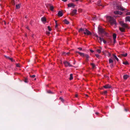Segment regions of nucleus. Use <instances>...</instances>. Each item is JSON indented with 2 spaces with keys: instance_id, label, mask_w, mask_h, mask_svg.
<instances>
[{
  "instance_id": "obj_54",
  "label": "nucleus",
  "mask_w": 130,
  "mask_h": 130,
  "mask_svg": "<svg viewBox=\"0 0 130 130\" xmlns=\"http://www.w3.org/2000/svg\"><path fill=\"white\" fill-rule=\"evenodd\" d=\"M113 66V65L112 64H111L110 65V66L111 67H112Z\"/></svg>"
},
{
  "instance_id": "obj_50",
  "label": "nucleus",
  "mask_w": 130,
  "mask_h": 130,
  "mask_svg": "<svg viewBox=\"0 0 130 130\" xmlns=\"http://www.w3.org/2000/svg\"><path fill=\"white\" fill-rule=\"evenodd\" d=\"M90 51L91 53H93L94 52V51L92 50H90Z\"/></svg>"
},
{
  "instance_id": "obj_53",
  "label": "nucleus",
  "mask_w": 130,
  "mask_h": 130,
  "mask_svg": "<svg viewBox=\"0 0 130 130\" xmlns=\"http://www.w3.org/2000/svg\"><path fill=\"white\" fill-rule=\"evenodd\" d=\"M62 0L64 2H66L67 1V0Z\"/></svg>"
},
{
  "instance_id": "obj_4",
  "label": "nucleus",
  "mask_w": 130,
  "mask_h": 130,
  "mask_svg": "<svg viewBox=\"0 0 130 130\" xmlns=\"http://www.w3.org/2000/svg\"><path fill=\"white\" fill-rule=\"evenodd\" d=\"M84 34L85 35H92L91 33L87 29H85V31L84 32Z\"/></svg>"
},
{
  "instance_id": "obj_36",
  "label": "nucleus",
  "mask_w": 130,
  "mask_h": 130,
  "mask_svg": "<svg viewBox=\"0 0 130 130\" xmlns=\"http://www.w3.org/2000/svg\"><path fill=\"white\" fill-rule=\"evenodd\" d=\"M96 51L99 53H100L101 52V50L98 49Z\"/></svg>"
},
{
  "instance_id": "obj_55",
  "label": "nucleus",
  "mask_w": 130,
  "mask_h": 130,
  "mask_svg": "<svg viewBox=\"0 0 130 130\" xmlns=\"http://www.w3.org/2000/svg\"><path fill=\"white\" fill-rule=\"evenodd\" d=\"M95 113L96 115H98L99 114V113L98 112H96Z\"/></svg>"
},
{
  "instance_id": "obj_39",
  "label": "nucleus",
  "mask_w": 130,
  "mask_h": 130,
  "mask_svg": "<svg viewBox=\"0 0 130 130\" xmlns=\"http://www.w3.org/2000/svg\"><path fill=\"white\" fill-rule=\"evenodd\" d=\"M46 34L47 35H49L50 34V32L48 31H46Z\"/></svg>"
},
{
  "instance_id": "obj_28",
  "label": "nucleus",
  "mask_w": 130,
  "mask_h": 130,
  "mask_svg": "<svg viewBox=\"0 0 130 130\" xmlns=\"http://www.w3.org/2000/svg\"><path fill=\"white\" fill-rule=\"evenodd\" d=\"M107 41L108 43H111L112 41V39L110 38Z\"/></svg>"
},
{
  "instance_id": "obj_34",
  "label": "nucleus",
  "mask_w": 130,
  "mask_h": 130,
  "mask_svg": "<svg viewBox=\"0 0 130 130\" xmlns=\"http://www.w3.org/2000/svg\"><path fill=\"white\" fill-rule=\"evenodd\" d=\"M107 93V91H105L103 92H102V94L104 95H105Z\"/></svg>"
},
{
  "instance_id": "obj_10",
  "label": "nucleus",
  "mask_w": 130,
  "mask_h": 130,
  "mask_svg": "<svg viewBox=\"0 0 130 130\" xmlns=\"http://www.w3.org/2000/svg\"><path fill=\"white\" fill-rule=\"evenodd\" d=\"M103 87L105 89H108L110 88L111 87V86L108 84H107L103 86Z\"/></svg>"
},
{
  "instance_id": "obj_29",
  "label": "nucleus",
  "mask_w": 130,
  "mask_h": 130,
  "mask_svg": "<svg viewBox=\"0 0 130 130\" xmlns=\"http://www.w3.org/2000/svg\"><path fill=\"white\" fill-rule=\"evenodd\" d=\"M109 63H111L113 62V60L111 59H109Z\"/></svg>"
},
{
  "instance_id": "obj_49",
  "label": "nucleus",
  "mask_w": 130,
  "mask_h": 130,
  "mask_svg": "<svg viewBox=\"0 0 130 130\" xmlns=\"http://www.w3.org/2000/svg\"><path fill=\"white\" fill-rule=\"evenodd\" d=\"M9 59L10 60L12 61H13V60L12 58H9Z\"/></svg>"
},
{
  "instance_id": "obj_44",
  "label": "nucleus",
  "mask_w": 130,
  "mask_h": 130,
  "mask_svg": "<svg viewBox=\"0 0 130 130\" xmlns=\"http://www.w3.org/2000/svg\"><path fill=\"white\" fill-rule=\"evenodd\" d=\"M95 56L97 58H99L100 56L98 54H96Z\"/></svg>"
},
{
  "instance_id": "obj_22",
  "label": "nucleus",
  "mask_w": 130,
  "mask_h": 130,
  "mask_svg": "<svg viewBox=\"0 0 130 130\" xmlns=\"http://www.w3.org/2000/svg\"><path fill=\"white\" fill-rule=\"evenodd\" d=\"M16 7L17 9H18L20 8V5L18 4L16 5Z\"/></svg>"
},
{
  "instance_id": "obj_45",
  "label": "nucleus",
  "mask_w": 130,
  "mask_h": 130,
  "mask_svg": "<svg viewBox=\"0 0 130 130\" xmlns=\"http://www.w3.org/2000/svg\"><path fill=\"white\" fill-rule=\"evenodd\" d=\"M78 49L80 51H81L82 50V48L81 47H78Z\"/></svg>"
},
{
  "instance_id": "obj_1",
  "label": "nucleus",
  "mask_w": 130,
  "mask_h": 130,
  "mask_svg": "<svg viewBox=\"0 0 130 130\" xmlns=\"http://www.w3.org/2000/svg\"><path fill=\"white\" fill-rule=\"evenodd\" d=\"M107 20L110 23L111 25H113L114 24H115V25H116L117 23L116 20L113 18L109 16L107 17Z\"/></svg>"
},
{
  "instance_id": "obj_6",
  "label": "nucleus",
  "mask_w": 130,
  "mask_h": 130,
  "mask_svg": "<svg viewBox=\"0 0 130 130\" xmlns=\"http://www.w3.org/2000/svg\"><path fill=\"white\" fill-rule=\"evenodd\" d=\"M84 57L86 58V62H88L89 60V58H90L89 56L87 54H85Z\"/></svg>"
},
{
  "instance_id": "obj_46",
  "label": "nucleus",
  "mask_w": 130,
  "mask_h": 130,
  "mask_svg": "<svg viewBox=\"0 0 130 130\" xmlns=\"http://www.w3.org/2000/svg\"><path fill=\"white\" fill-rule=\"evenodd\" d=\"M116 39H113V43H114V44H115V43H116Z\"/></svg>"
},
{
  "instance_id": "obj_7",
  "label": "nucleus",
  "mask_w": 130,
  "mask_h": 130,
  "mask_svg": "<svg viewBox=\"0 0 130 130\" xmlns=\"http://www.w3.org/2000/svg\"><path fill=\"white\" fill-rule=\"evenodd\" d=\"M86 29L85 28H80L79 30V32L80 33L83 32L84 34V32H85V29Z\"/></svg>"
},
{
  "instance_id": "obj_51",
  "label": "nucleus",
  "mask_w": 130,
  "mask_h": 130,
  "mask_svg": "<svg viewBox=\"0 0 130 130\" xmlns=\"http://www.w3.org/2000/svg\"><path fill=\"white\" fill-rule=\"evenodd\" d=\"M48 92L49 93H51L52 92L51 91L49 90L48 91Z\"/></svg>"
},
{
  "instance_id": "obj_57",
  "label": "nucleus",
  "mask_w": 130,
  "mask_h": 130,
  "mask_svg": "<svg viewBox=\"0 0 130 130\" xmlns=\"http://www.w3.org/2000/svg\"><path fill=\"white\" fill-rule=\"evenodd\" d=\"M125 110L126 111H127V109H125Z\"/></svg>"
},
{
  "instance_id": "obj_56",
  "label": "nucleus",
  "mask_w": 130,
  "mask_h": 130,
  "mask_svg": "<svg viewBox=\"0 0 130 130\" xmlns=\"http://www.w3.org/2000/svg\"><path fill=\"white\" fill-rule=\"evenodd\" d=\"M26 28L28 29L29 30V28H28V27H26Z\"/></svg>"
},
{
  "instance_id": "obj_58",
  "label": "nucleus",
  "mask_w": 130,
  "mask_h": 130,
  "mask_svg": "<svg viewBox=\"0 0 130 130\" xmlns=\"http://www.w3.org/2000/svg\"><path fill=\"white\" fill-rule=\"evenodd\" d=\"M55 22L56 24H57V21H55Z\"/></svg>"
},
{
  "instance_id": "obj_30",
  "label": "nucleus",
  "mask_w": 130,
  "mask_h": 130,
  "mask_svg": "<svg viewBox=\"0 0 130 130\" xmlns=\"http://www.w3.org/2000/svg\"><path fill=\"white\" fill-rule=\"evenodd\" d=\"M16 66L17 67H19V68L21 67L20 66V64L19 63H16Z\"/></svg>"
},
{
  "instance_id": "obj_40",
  "label": "nucleus",
  "mask_w": 130,
  "mask_h": 130,
  "mask_svg": "<svg viewBox=\"0 0 130 130\" xmlns=\"http://www.w3.org/2000/svg\"><path fill=\"white\" fill-rule=\"evenodd\" d=\"M107 53L108 54L107 55L108 56V57L110 56L111 55V54L109 52H107Z\"/></svg>"
},
{
  "instance_id": "obj_38",
  "label": "nucleus",
  "mask_w": 130,
  "mask_h": 130,
  "mask_svg": "<svg viewBox=\"0 0 130 130\" xmlns=\"http://www.w3.org/2000/svg\"><path fill=\"white\" fill-rule=\"evenodd\" d=\"M70 53L69 52H67V53H63V54H65V55H66H66H68Z\"/></svg>"
},
{
  "instance_id": "obj_37",
  "label": "nucleus",
  "mask_w": 130,
  "mask_h": 130,
  "mask_svg": "<svg viewBox=\"0 0 130 130\" xmlns=\"http://www.w3.org/2000/svg\"><path fill=\"white\" fill-rule=\"evenodd\" d=\"M47 28H48V30L49 31H51V28H50V26H48Z\"/></svg>"
},
{
  "instance_id": "obj_63",
  "label": "nucleus",
  "mask_w": 130,
  "mask_h": 130,
  "mask_svg": "<svg viewBox=\"0 0 130 130\" xmlns=\"http://www.w3.org/2000/svg\"><path fill=\"white\" fill-rule=\"evenodd\" d=\"M61 92H62L61 91H60V93H61Z\"/></svg>"
},
{
  "instance_id": "obj_42",
  "label": "nucleus",
  "mask_w": 130,
  "mask_h": 130,
  "mask_svg": "<svg viewBox=\"0 0 130 130\" xmlns=\"http://www.w3.org/2000/svg\"><path fill=\"white\" fill-rule=\"evenodd\" d=\"M95 37L96 38H97V39H98L99 38V37H98V35H96V34H95Z\"/></svg>"
},
{
  "instance_id": "obj_2",
  "label": "nucleus",
  "mask_w": 130,
  "mask_h": 130,
  "mask_svg": "<svg viewBox=\"0 0 130 130\" xmlns=\"http://www.w3.org/2000/svg\"><path fill=\"white\" fill-rule=\"evenodd\" d=\"M98 33L99 35H101L102 37H103V35H102V34H103L104 35H106L107 32L105 31L104 29H103L101 27H98Z\"/></svg>"
},
{
  "instance_id": "obj_19",
  "label": "nucleus",
  "mask_w": 130,
  "mask_h": 130,
  "mask_svg": "<svg viewBox=\"0 0 130 130\" xmlns=\"http://www.w3.org/2000/svg\"><path fill=\"white\" fill-rule=\"evenodd\" d=\"M129 76L127 74L124 75L123 76L124 79L125 80Z\"/></svg>"
},
{
  "instance_id": "obj_18",
  "label": "nucleus",
  "mask_w": 130,
  "mask_h": 130,
  "mask_svg": "<svg viewBox=\"0 0 130 130\" xmlns=\"http://www.w3.org/2000/svg\"><path fill=\"white\" fill-rule=\"evenodd\" d=\"M126 21L130 22V17L127 16L126 18Z\"/></svg>"
},
{
  "instance_id": "obj_3",
  "label": "nucleus",
  "mask_w": 130,
  "mask_h": 130,
  "mask_svg": "<svg viewBox=\"0 0 130 130\" xmlns=\"http://www.w3.org/2000/svg\"><path fill=\"white\" fill-rule=\"evenodd\" d=\"M63 63L66 67H67L68 66H69V67H73V66L70 64V63L68 62L67 61H64L63 62Z\"/></svg>"
},
{
  "instance_id": "obj_60",
  "label": "nucleus",
  "mask_w": 130,
  "mask_h": 130,
  "mask_svg": "<svg viewBox=\"0 0 130 130\" xmlns=\"http://www.w3.org/2000/svg\"><path fill=\"white\" fill-rule=\"evenodd\" d=\"M86 96H88V95H87V94H86Z\"/></svg>"
},
{
  "instance_id": "obj_15",
  "label": "nucleus",
  "mask_w": 130,
  "mask_h": 130,
  "mask_svg": "<svg viewBox=\"0 0 130 130\" xmlns=\"http://www.w3.org/2000/svg\"><path fill=\"white\" fill-rule=\"evenodd\" d=\"M68 7H73V8L74 7L75 5L73 3H72L68 4Z\"/></svg>"
},
{
  "instance_id": "obj_17",
  "label": "nucleus",
  "mask_w": 130,
  "mask_h": 130,
  "mask_svg": "<svg viewBox=\"0 0 130 130\" xmlns=\"http://www.w3.org/2000/svg\"><path fill=\"white\" fill-rule=\"evenodd\" d=\"M125 28L123 27H120L119 29L122 32H124L125 31Z\"/></svg>"
},
{
  "instance_id": "obj_35",
  "label": "nucleus",
  "mask_w": 130,
  "mask_h": 130,
  "mask_svg": "<svg viewBox=\"0 0 130 130\" xmlns=\"http://www.w3.org/2000/svg\"><path fill=\"white\" fill-rule=\"evenodd\" d=\"M59 99L61 100V101H62V102H63V101H64V100L61 97H60L59 98Z\"/></svg>"
},
{
  "instance_id": "obj_41",
  "label": "nucleus",
  "mask_w": 130,
  "mask_h": 130,
  "mask_svg": "<svg viewBox=\"0 0 130 130\" xmlns=\"http://www.w3.org/2000/svg\"><path fill=\"white\" fill-rule=\"evenodd\" d=\"M24 82L25 83H27L28 82V80L26 79H25L24 80Z\"/></svg>"
},
{
  "instance_id": "obj_8",
  "label": "nucleus",
  "mask_w": 130,
  "mask_h": 130,
  "mask_svg": "<svg viewBox=\"0 0 130 130\" xmlns=\"http://www.w3.org/2000/svg\"><path fill=\"white\" fill-rule=\"evenodd\" d=\"M77 11V10L76 9H74L73 10V11H72V13H70V14L72 16H73L75 14H76Z\"/></svg>"
},
{
  "instance_id": "obj_14",
  "label": "nucleus",
  "mask_w": 130,
  "mask_h": 130,
  "mask_svg": "<svg viewBox=\"0 0 130 130\" xmlns=\"http://www.w3.org/2000/svg\"><path fill=\"white\" fill-rule=\"evenodd\" d=\"M118 9H119L121 10H122V11H124V10H126V11H127V10L126 9H124L123 8V7H121V6H119L118 7Z\"/></svg>"
},
{
  "instance_id": "obj_9",
  "label": "nucleus",
  "mask_w": 130,
  "mask_h": 130,
  "mask_svg": "<svg viewBox=\"0 0 130 130\" xmlns=\"http://www.w3.org/2000/svg\"><path fill=\"white\" fill-rule=\"evenodd\" d=\"M99 40H100L101 42L102 41H103L104 44H106V41L104 40L103 38H101L100 37H99Z\"/></svg>"
},
{
  "instance_id": "obj_52",
  "label": "nucleus",
  "mask_w": 130,
  "mask_h": 130,
  "mask_svg": "<svg viewBox=\"0 0 130 130\" xmlns=\"http://www.w3.org/2000/svg\"><path fill=\"white\" fill-rule=\"evenodd\" d=\"M77 96H78V95L77 94H75V97H77Z\"/></svg>"
},
{
  "instance_id": "obj_61",
  "label": "nucleus",
  "mask_w": 130,
  "mask_h": 130,
  "mask_svg": "<svg viewBox=\"0 0 130 130\" xmlns=\"http://www.w3.org/2000/svg\"><path fill=\"white\" fill-rule=\"evenodd\" d=\"M76 1H79V0H75Z\"/></svg>"
},
{
  "instance_id": "obj_20",
  "label": "nucleus",
  "mask_w": 130,
  "mask_h": 130,
  "mask_svg": "<svg viewBox=\"0 0 130 130\" xmlns=\"http://www.w3.org/2000/svg\"><path fill=\"white\" fill-rule=\"evenodd\" d=\"M63 22L67 24H68L69 23V21H67L66 19H64L63 20Z\"/></svg>"
},
{
  "instance_id": "obj_25",
  "label": "nucleus",
  "mask_w": 130,
  "mask_h": 130,
  "mask_svg": "<svg viewBox=\"0 0 130 130\" xmlns=\"http://www.w3.org/2000/svg\"><path fill=\"white\" fill-rule=\"evenodd\" d=\"M127 53H126L125 54H121V55L122 56L124 57H126L127 56Z\"/></svg>"
},
{
  "instance_id": "obj_32",
  "label": "nucleus",
  "mask_w": 130,
  "mask_h": 130,
  "mask_svg": "<svg viewBox=\"0 0 130 130\" xmlns=\"http://www.w3.org/2000/svg\"><path fill=\"white\" fill-rule=\"evenodd\" d=\"M54 9L53 6H51L50 7V9L51 11H53Z\"/></svg>"
},
{
  "instance_id": "obj_16",
  "label": "nucleus",
  "mask_w": 130,
  "mask_h": 130,
  "mask_svg": "<svg viewBox=\"0 0 130 130\" xmlns=\"http://www.w3.org/2000/svg\"><path fill=\"white\" fill-rule=\"evenodd\" d=\"M76 53H78L80 55V56H82V57H83L85 54H84V53H81L79 52H78V51H76Z\"/></svg>"
},
{
  "instance_id": "obj_43",
  "label": "nucleus",
  "mask_w": 130,
  "mask_h": 130,
  "mask_svg": "<svg viewBox=\"0 0 130 130\" xmlns=\"http://www.w3.org/2000/svg\"><path fill=\"white\" fill-rule=\"evenodd\" d=\"M126 15H130V12H127L126 14Z\"/></svg>"
},
{
  "instance_id": "obj_26",
  "label": "nucleus",
  "mask_w": 130,
  "mask_h": 130,
  "mask_svg": "<svg viewBox=\"0 0 130 130\" xmlns=\"http://www.w3.org/2000/svg\"><path fill=\"white\" fill-rule=\"evenodd\" d=\"M113 57H114V58L117 61H119V59L117 57V56L115 55H113Z\"/></svg>"
},
{
  "instance_id": "obj_62",
  "label": "nucleus",
  "mask_w": 130,
  "mask_h": 130,
  "mask_svg": "<svg viewBox=\"0 0 130 130\" xmlns=\"http://www.w3.org/2000/svg\"><path fill=\"white\" fill-rule=\"evenodd\" d=\"M34 80H36V78H35V79H34Z\"/></svg>"
},
{
  "instance_id": "obj_33",
  "label": "nucleus",
  "mask_w": 130,
  "mask_h": 130,
  "mask_svg": "<svg viewBox=\"0 0 130 130\" xmlns=\"http://www.w3.org/2000/svg\"><path fill=\"white\" fill-rule=\"evenodd\" d=\"M123 63L124 64H125V65H127L128 64V62L127 61H125L123 62Z\"/></svg>"
},
{
  "instance_id": "obj_48",
  "label": "nucleus",
  "mask_w": 130,
  "mask_h": 130,
  "mask_svg": "<svg viewBox=\"0 0 130 130\" xmlns=\"http://www.w3.org/2000/svg\"><path fill=\"white\" fill-rule=\"evenodd\" d=\"M5 56L7 58H8V59H9V58H9V56Z\"/></svg>"
},
{
  "instance_id": "obj_23",
  "label": "nucleus",
  "mask_w": 130,
  "mask_h": 130,
  "mask_svg": "<svg viewBox=\"0 0 130 130\" xmlns=\"http://www.w3.org/2000/svg\"><path fill=\"white\" fill-rule=\"evenodd\" d=\"M92 66V68L93 69L95 67V65L93 63H91L90 64Z\"/></svg>"
},
{
  "instance_id": "obj_5",
  "label": "nucleus",
  "mask_w": 130,
  "mask_h": 130,
  "mask_svg": "<svg viewBox=\"0 0 130 130\" xmlns=\"http://www.w3.org/2000/svg\"><path fill=\"white\" fill-rule=\"evenodd\" d=\"M120 24L123 27L125 28L127 27V25L126 24L124 23L122 21H120Z\"/></svg>"
},
{
  "instance_id": "obj_11",
  "label": "nucleus",
  "mask_w": 130,
  "mask_h": 130,
  "mask_svg": "<svg viewBox=\"0 0 130 130\" xmlns=\"http://www.w3.org/2000/svg\"><path fill=\"white\" fill-rule=\"evenodd\" d=\"M101 0H99L97 3V5L98 6H101L103 7H104V6L101 3Z\"/></svg>"
},
{
  "instance_id": "obj_13",
  "label": "nucleus",
  "mask_w": 130,
  "mask_h": 130,
  "mask_svg": "<svg viewBox=\"0 0 130 130\" xmlns=\"http://www.w3.org/2000/svg\"><path fill=\"white\" fill-rule=\"evenodd\" d=\"M57 15L58 16L61 17L63 15V13L61 11H58Z\"/></svg>"
},
{
  "instance_id": "obj_31",
  "label": "nucleus",
  "mask_w": 130,
  "mask_h": 130,
  "mask_svg": "<svg viewBox=\"0 0 130 130\" xmlns=\"http://www.w3.org/2000/svg\"><path fill=\"white\" fill-rule=\"evenodd\" d=\"M36 76L35 75H30V77H31V78L34 79L35 78Z\"/></svg>"
},
{
  "instance_id": "obj_27",
  "label": "nucleus",
  "mask_w": 130,
  "mask_h": 130,
  "mask_svg": "<svg viewBox=\"0 0 130 130\" xmlns=\"http://www.w3.org/2000/svg\"><path fill=\"white\" fill-rule=\"evenodd\" d=\"M70 78L69 79L70 80H71L73 79V74H71L70 75Z\"/></svg>"
},
{
  "instance_id": "obj_12",
  "label": "nucleus",
  "mask_w": 130,
  "mask_h": 130,
  "mask_svg": "<svg viewBox=\"0 0 130 130\" xmlns=\"http://www.w3.org/2000/svg\"><path fill=\"white\" fill-rule=\"evenodd\" d=\"M114 14H120L121 15L122 14V13L120 11H115L114 12Z\"/></svg>"
},
{
  "instance_id": "obj_21",
  "label": "nucleus",
  "mask_w": 130,
  "mask_h": 130,
  "mask_svg": "<svg viewBox=\"0 0 130 130\" xmlns=\"http://www.w3.org/2000/svg\"><path fill=\"white\" fill-rule=\"evenodd\" d=\"M41 20L42 22H44L46 21V19L45 18L43 17L41 18Z\"/></svg>"
},
{
  "instance_id": "obj_47",
  "label": "nucleus",
  "mask_w": 130,
  "mask_h": 130,
  "mask_svg": "<svg viewBox=\"0 0 130 130\" xmlns=\"http://www.w3.org/2000/svg\"><path fill=\"white\" fill-rule=\"evenodd\" d=\"M56 24V26H55V28H56L57 27V26H58V25L57 24Z\"/></svg>"
},
{
  "instance_id": "obj_24",
  "label": "nucleus",
  "mask_w": 130,
  "mask_h": 130,
  "mask_svg": "<svg viewBox=\"0 0 130 130\" xmlns=\"http://www.w3.org/2000/svg\"><path fill=\"white\" fill-rule=\"evenodd\" d=\"M113 39H116V35L115 33H114L113 34Z\"/></svg>"
},
{
  "instance_id": "obj_59",
  "label": "nucleus",
  "mask_w": 130,
  "mask_h": 130,
  "mask_svg": "<svg viewBox=\"0 0 130 130\" xmlns=\"http://www.w3.org/2000/svg\"><path fill=\"white\" fill-rule=\"evenodd\" d=\"M1 20L0 19V23H1Z\"/></svg>"
}]
</instances>
